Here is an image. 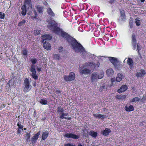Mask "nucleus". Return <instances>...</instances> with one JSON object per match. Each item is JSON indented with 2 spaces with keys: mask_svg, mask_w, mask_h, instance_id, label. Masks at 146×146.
<instances>
[{
  "mask_svg": "<svg viewBox=\"0 0 146 146\" xmlns=\"http://www.w3.org/2000/svg\"><path fill=\"white\" fill-rule=\"evenodd\" d=\"M47 27L56 34L66 38L68 41L72 45L73 49L75 52L83 55L86 53L84 49L80 43L74 38L70 37L62 29L56 26L57 23L54 20L49 19L47 21Z\"/></svg>",
  "mask_w": 146,
  "mask_h": 146,
  "instance_id": "1",
  "label": "nucleus"
},
{
  "mask_svg": "<svg viewBox=\"0 0 146 146\" xmlns=\"http://www.w3.org/2000/svg\"><path fill=\"white\" fill-rule=\"evenodd\" d=\"M97 64L96 65L93 62H89L85 63L82 67H80L79 71L81 74H88L91 73L92 71L87 68L94 70L96 67H98L99 66V62H97Z\"/></svg>",
  "mask_w": 146,
  "mask_h": 146,
  "instance_id": "2",
  "label": "nucleus"
},
{
  "mask_svg": "<svg viewBox=\"0 0 146 146\" xmlns=\"http://www.w3.org/2000/svg\"><path fill=\"white\" fill-rule=\"evenodd\" d=\"M31 0H25V4L23 5L21 7V14L25 16L26 14L27 11L26 8H27V11H29L28 14L30 15L32 10V5L31 3Z\"/></svg>",
  "mask_w": 146,
  "mask_h": 146,
  "instance_id": "3",
  "label": "nucleus"
},
{
  "mask_svg": "<svg viewBox=\"0 0 146 146\" xmlns=\"http://www.w3.org/2000/svg\"><path fill=\"white\" fill-rule=\"evenodd\" d=\"M103 76L104 72H94L91 75V82L92 83H94L97 82L98 79H101Z\"/></svg>",
  "mask_w": 146,
  "mask_h": 146,
  "instance_id": "4",
  "label": "nucleus"
},
{
  "mask_svg": "<svg viewBox=\"0 0 146 146\" xmlns=\"http://www.w3.org/2000/svg\"><path fill=\"white\" fill-rule=\"evenodd\" d=\"M64 79L66 81H71L74 80L75 78V74L73 72H70L68 76L64 75Z\"/></svg>",
  "mask_w": 146,
  "mask_h": 146,
  "instance_id": "5",
  "label": "nucleus"
},
{
  "mask_svg": "<svg viewBox=\"0 0 146 146\" xmlns=\"http://www.w3.org/2000/svg\"><path fill=\"white\" fill-rule=\"evenodd\" d=\"M35 65H32L31 67L30 70L32 72L31 76L32 77L35 79H37L38 76L36 74V72L35 69Z\"/></svg>",
  "mask_w": 146,
  "mask_h": 146,
  "instance_id": "6",
  "label": "nucleus"
},
{
  "mask_svg": "<svg viewBox=\"0 0 146 146\" xmlns=\"http://www.w3.org/2000/svg\"><path fill=\"white\" fill-rule=\"evenodd\" d=\"M24 82L25 87L24 88V90L26 92H28L31 88V86L29 85V80L27 78H26Z\"/></svg>",
  "mask_w": 146,
  "mask_h": 146,
  "instance_id": "7",
  "label": "nucleus"
},
{
  "mask_svg": "<svg viewBox=\"0 0 146 146\" xmlns=\"http://www.w3.org/2000/svg\"><path fill=\"white\" fill-rule=\"evenodd\" d=\"M65 136L67 138H72L74 139H78L79 137L73 133H67L65 134Z\"/></svg>",
  "mask_w": 146,
  "mask_h": 146,
  "instance_id": "8",
  "label": "nucleus"
},
{
  "mask_svg": "<svg viewBox=\"0 0 146 146\" xmlns=\"http://www.w3.org/2000/svg\"><path fill=\"white\" fill-rule=\"evenodd\" d=\"M114 71L111 68H109L107 70L106 72L107 75L109 77L112 76L114 74Z\"/></svg>",
  "mask_w": 146,
  "mask_h": 146,
  "instance_id": "9",
  "label": "nucleus"
},
{
  "mask_svg": "<svg viewBox=\"0 0 146 146\" xmlns=\"http://www.w3.org/2000/svg\"><path fill=\"white\" fill-rule=\"evenodd\" d=\"M44 48L47 50H50L51 49L50 44L48 42H45L43 44Z\"/></svg>",
  "mask_w": 146,
  "mask_h": 146,
  "instance_id": "10",
  "label": "nucleus"
},
{
  "mask_svg": "<svg viewBox=\"0 0 146 146\" xmlns=\"http://www.w3.org/2000/svg\"><path fill=\"white\" fill-rule=\"evenodd\" d=\"M146 74V72L144 70H141L139 72H137L136 74L137 77H141L145 76Z\"/></svg>",
  "mask_w": 146,
  "mask_h": 146,
  "instance_id": "11",
  "label": "nucleus"
},
{
  "mask_svg": "<svg viewBox=\"0 0 146 146\" xmlns=\"http://www.w3.org/2000/svg\"><path fill=\"white\" fill-rule=\"evenodd\" d=\"M42 41L43 42L44 41V40H50L52 38L51 36L47 34H44L42 36Z\"/></svg>",
  "mask_w": 146,
  "mask_h": 146,
  "instance_id": "12",
  "label": "nucleus"
},
{
  "mask_svg": "<svg viewBox=\"0 0 146 146\" xmlns=\"http://www.w3.org/2000/svg\"><path fill=\"white\" fill-rule=\"evenodd\" d=\"M111 132V130L108 128H106L104 130L102 131V134L103 135L106 136L108 135L109 133Z\"/></svg>",
  "mask_w": 146,
  "mask_h": 146,
  "instance_id": "13",
  "label": "nucleus"
},
{
  "mask_svg": "<svg viewBox=\"0 0 146 146\" xmlns=\"http://www.w3.org/2000/svg\"><path fill=\"white\" fill-rule=\"evenodd\" d=\"M127 88V86L126 85H123L121 86L120 89L118 90V92L119 93H121L125 91Z\"/></svg>",
  "mask_w": 146,
  "mask_h": 146,
  "instance_id": "14",
  "label": "nucleus"
},
{
  "mask_svg": "<svg viewBox=\"0 0 146 146\" xmlns=\"http://www.w3.org/2000/svg\"><path fill=\"white\" fill-rule=\"evenodd\" d=\"M40 131H39L36 134L33 136L32 139V143H33V142H35V141L38 139V136L40 135Z\"/></svg>",
  "mask_w": 146,
  "mask_h": 146,
  "instance_id": "15",
  "label": "nucleus"
},
{
  "mask_svg": "<svg viewBox=\"0 0 146 146\" xmlns=\"http://www.w3.org/2000/svg\"><path fill=\"white\" fill-rule=\"evenodd\" d=\"M37 11L39 13H42L43 12L44 7L40 5H38L36 7Z\"/></svg>",
  "mask_w": 146,
  "mask_h": 146,
  "instance_id": "16",
  "label": "nucleus"
},
{
  "mask_svg": "<svg viewBox=\"0 0 146 146\" xmlns=\"http://www.w3.org/2000/svg\"><path fill=\"white\" fill-rule=\"evenodd\" d=\"M122 66V65L118 61L114 65V67L116 70L120 69Z\"/></svg>",
  "mask_w": 146,
  "mask_h": 146,
  "instance_id": "17",
  "label": "nucleus"
},
{
  "mask_svg": "<svg viewBox=\"0 0 146 146\" xmlns=\"http://www.w3.org/2000/svg\"><path fill=\"white\" fill-rule=\"evenodd\" d=\"M123 78V75L120 73L118 74L116 78V81L118 82H120L121 80Z\"/></svg>",
  "mask_w": 146,
  "mask_h": 146,
  "instance_id": "18",
  "label": "nucleus"
},
{
  "mask_svg": "<svg viewBox=\"0 0 146 146\" xmlns=\"http://www.w3.org/2000/svg\"><path fill=\"white\" fill-rule=\"evenodd\" d=\"M127 63L129 65L130 68L132 69L133 64V60L130 58H128L127 60Z\"/></svg>",
  "mask_w": 146,
  "mask_h": 146,
  "instance_id": "19",
  "label": "nucleus"
},
{
  "mask_svg": "<svg viewBox=\"0 0 146 146\" xmlns=\"http://www.w3.org/2000/svg\"><path fill=\"white\" fill-rule=\"evenodd\" d=\"M49 133L48 131H45L42 133V138L43 140H45L48 137Z\"/></svg>",
  "mask_w": 146,
  "mask_h": 146,
  "instance_id": "20",
  "label": "nucleus"
},
{
  "mask_svg": "<svg viewBox=\"0 0 146 146\" xmlns=\"http://www.w3.org/2000/svg\"><path fill=\"white\" fill-rule=\"evenodd\" d=\"M135 37V35L134 34H133L132 36V42L134 46V49L135 48L136 44V40Z\"/></svg>",
  "mask_w": 146,
  "mask_h": 146,
  "instance_id": "21",
  "label": "nucleus"
},
{
  "mask_svg": "<svg viewBox=\"0 0 146 146\" xmlns=\"http://www.w3.org/2000/svg\"><path fill=\"white\" fill-rule=\"evenodd\" d=\"M47 12L51 17H54V14L50 7H48L47 9Z\"/></svg>",
  "mask_w": 146,
  "mask_h": 146,
  "instance_id": "22",
  "label": "nucleus"
},
{
  "mask_svg": "<svg viewBox=\"0 0 146 146\" xmlns=\"http://www.w3.org/2000/svg\"><path fill=\"white\" fill-rule=\"evenodd\" d=\"M125 109L127 111H130L133 110L134 108L132 105H131L129 106H125Z\"/></svg>",
  "mask_w": 146,
  "mask_h": 146,
  "instance_id": "23",
  "label": "nucleus"
},
{
  "mask_svg": "<svg viewBox=\"0 0 146 146\" xmlns=\"http://www.w3.org/2000/svg\"><path fill=\"white\" fill-rule=\"evenodd\" d=\"M94 116L98 118L102 119L105 117V116L104 115H101L98 113L94 114L93 115Z\"/></svg>",
  "mask_w": 146,
  "mask_h": 146,
  "instance_id": "24",
  "label": "nucleus"
},
{
  "mask_svg": "<svg viewBox=\"0 0 146 146\" xmlns=\"http://www.w3.org/2000/svg\"><path fill=\"white\" fill-rule=\"evenodd\" d=\"M89 134L94 138H96L98 135L97 132L92 131H90L89 132Z\"/></svg>",
  "mask_w": 146,
  "mask_h": 146,
  "instance_id": "25",
  "label": "nucleus"
},
{
  "mask_svg": "<svg viewBox=\"0 0 146 146\" xmlns=\"http://www.w3.org/2000/svg\"><path fill=\"white\" fill-rule=\"evenodd\" d=\"M110 62L113 64V65L117 62L118 61L115 58L111 57L110 59Z\"/></svg>",
  "mask_w": 146,
  "mask_h": 146,
  "instance_id": "26",
  "label": "nucleus"
},
{
  "mask_svg": "<svg viewBox=\"0 0 146 146\" xmlns=\"http://www.w3.org/2000/svg\"><path fill=\"white\" fill-rule=\"evenodd\" d=\"M17 125H18V134H19L20 133V132L21 131L23 130V127L22 125H21L19 123L17 124Z\"/></svg>",
  "mask_w": 146,
  "mask_h": 146,
  "instance_id": "27",
  "label": "nucleus"
},
{
  "mask_svg": "<svg viewBox=\"0 0 146 146\" xmlns=\"http://www.w3.org/2000/svg\"><path fill=\"white\" fill-rule=\"evenodd\" d=\"M140 98L138 97H135L131 98L130 100V102H135L139 100Z\"/></svg>",
  "mask_w": 146,
  "mask_h": 146,
  "instance_id": "28",
  "label": "nucleus"
},
{
  "mask_svg": "<svg viewBox=\"0 0 146 146\" xmlns=\"http://www.w3.org/2000/svg\"><path fill=\"white\" fill-rule=\"evenodd\" d=\"M54 58L56 60H58L60 59V55L58 54H55L54 55Z\"/></svg>",
  "mask_w": 146,
  "mask_h": 146,
  "instance_id": "29",
  "label": "nucleus"
},
{
  "mask_svg": "<svg viewBox=\"0 0 146 146\" xmlns=\"http://www.w3.org/2000/svg\"><path fill=\"white\" fill-rule=\"evenodd\" d=\"M61 115L60 116V118H66V117L67 116V114L66 113H64L63 112L62 113Z\"/></svg>",
  "mask_w": 146,
  "mask_h": 146,
  "instance_id": "30",
  "label": "nucleus"
},
{
  "mask_svg": "<svg viewBox=\"0 0 146 146\" xmlns=\"http://www.w3.org/2000/svg\"><path fill=\"white\" fill-rule=\"evenodd\" d=\"M30 133H27L25 134V139L28 141L30 139Z\"/></svg>",
  "mask_w": 146,
  "mask_h": 146,
  "instance_id": "31",
  "label": "nucleus"
},
{
  "mask_svg": "<svg viewBox=\"0 0 146 146\" xmlns=\"http://www.w3.org/2000/svg\"><path fill=\"white\" fill-rule=\"evenodd\" d=\"M40 102L43 105H46L47 104V100H44L41 99L40 101Z\"/></svg>",
  "mask_w": 146,
  "mask_h": 146,
  "instance_id": "32",
  "label": "nucleus"
},
{
  "mask_svg": "<svg viewBox=\"0 0 146 146\" xmlns=\"http://www.w3.org/2000/svg\"><path fill=\"white\" fill-rule=\"evenodd\" d=\"M124 12L123 11H121V17L123 20H124L125 19V15Z\"/></svg>",
  "mask_w": 146,
  "mask_h": 146,
  "instance_id": "33",
  "label": "nucleus"
},
{
  "mask_svg": "<svg viewBox=\"0 0 146 146\" xmlns=\"http://www.w3.org/2000/svg\"><path fill=\"white\" fill-rule=\"evenodd\" d=\"M40 31L39 30H35L34 31V34L35 35H37L40 34Z\"/></svg>",
  "mask_w": 146,
  "mask_h": 146,
  "instance_id": "34",
  "label": "nucleus"
},
{
  "mask_svg": "<svg viewBox=\"0 0 146 146\" xmlns=\"http://www.w3.org/2000/svg\"><path fill=\"white\" fill-rule=\"evenodd\" d=\"M26 21L25 20H23L21 21L19 23L18 25L19 26H21L23 25L25 23Z\"/></svg>",
  "mask_w": 146,
  "mask_h": 146,
  "instance_id": "35",
  "label": "nucleus"
},
{
  "mask_svg": "<svg viewBox=\"0 0 146 146\" xmlns=\"http://www.w3.org/2000/svg\"><path fill=\"white\" fill-rule=\"evenodd\" d=\"M135 23L137 26H139L141 23L140 21L137 19H135Z\"/></svg>",
  "mask_w": 146,
  "mask_h": 146,
  "instance_id": "36",
  "label": "nucleus"
},
{
  "mask_svg": "<svg viewBox=\"0 0 146 146\" xmlns=\"http://www.w3.org/2000/svg\"><path fill=\"white\" fill-rule=\"evenodd\" d=\"M27 51L26 49H24L23 50V54L24 55L26 56L27 54Z\"/></svg>",
  "mask_w": 146,
  "mask_h": 146,
  "instance_id": "37",
  "label": "nucleus"
},
{
  "mask_svg": "<svg viewBox=\"0 0 146 146\" xmlns=\"http://www.w3.org/2000/svg\"><path fill=\"white\" fill-rule=\"evenodd\" d=\"M125 97H124L122 95H117V98L118 99H123L125 98Z\"/></svg>",
  "mask_w": 146,
  "mask_h": 146,
  "instance_id": "38",
  "label": "nucleus"
},
{
  "mask_svg": "<svg viewBox=\"0 0 146 146\" xmlns=\"http://www.w3.org/2000/svg\"><path fill=\"white\" fill-rule=\"evenodd\" d=\"M5 15L4 13L2 12H0V18L3 19L4 18Z\"/></svg>",
  "mask_w": 146,
  "mask_h": 146,
  "instance_id": "39",
  "label": "nucleus"
},
{
  "mask_svg": "<svg viewBox=\"0 0 146 146\" xmlns=\"http://www.w3.org/2000/svg\"><path fill=\"white\" fill-rule=\"evenodd\" d=\"M64 111L63 109L60 107H58V111L59 112H63Z\"/></svg>",
  "mask_w": 146,
  "mask_h": 146,
  "instance_id": "40",
  "label": "nucleus"
},
{
  "mask_svg": "<svg viewBox=\"0 0 146 146\" xmlns=\"http://www.w3.org/2000/svg\"><path fill=\"white\" fill-rule=\"evenodd\" d=\"M31 61L33 64H35L37 60L35 58H33L31 59Z\"/></svg>",
  "mask_w": 146,
  "mask_h": 146,
  "instance_id": "41",
  "label": "nucleus"
},
{
  "mask_svg": "<svg viewBox=\"0 0 146 146\" xmlns=\"http://www.w3.org/2000/svg\"><path fill=\"white\" fill-rule=\"evenodd\" d=\"M105 88L104 86H102L100 88L99 90L100 92H102L103 91V90H105Z\"/></svg>",
  "mask_w": 146,
  "mask_h": 146,
  "instance_id": "42",
  "label": "nucleus"
},
{
  "mask_svg": "<svg viewBox=\"0 0 146 146\" xmlns=\"http://www.w3.org/2000/svg\"><path fill=\"white\" fill-rule=\"evenodd\" d=\"M145 98L143 97L141 100V102H142V103H144V102H145Z\"/></svg>",
  "mask_w": 146,
  "mask_h": 146,
  "instance_id": "43",
  "label": "nucleus"
},
{
  "mask_svg": "<svg viewBox=\"0 0 146 146\" xmlns=\"http://www.w3.org/2000/svg\"><path fill=\"white\" fill-rule=\"evenodd\" d=\"M111 82L112 83V84L113 82H115V78H112L111 79Z\"/></svg>",
  "mask_w": 146,
  "mask_h": 146,
  "instance_id": "44",
  "label": "nucleus"
},
{
  "mask_svg": "<svg viewBox=\"0 0 146 146\" xmlns=\"http://www.w3.org/2000/svg\"><path fill=\"white\" fill-rule=\"evenodd\" d=\"M73 145L70 143H67L64 145V146H72Z\"/></svg>",
  "mask_w": 146,
  "mask_h": 146,
  "instance_id": "45",
  "label": "nucleus"
},
{
  "mask_svg": "<svg viewBox=\"0 0 146 146\" xmlns=\"http://www.w3.org/2000/svg\"><path fill=\"white\" fill-rule=\"evenodd\" d=\"M62 47L61 46L58 49V50H59L60 52L62 51Z\"/></svg>",
  "mask_w": 146,
  "mask_h": 146,
  "instance_id": "46",
  "label": "nucleus"
},
{
  "mask_svg": "<svg viewBox=\"0 0 146 146\" xmlns=\"http://www.w3.org/2000/svg\"><path fill=\"white\" fill-rule=\"evenodd\" d=\"M137 50H138V51H139L140 49L141 48L139 46V44H137Z\"/></svg>",
  "mask_w": 146,
  "mask_h": 146,
  "instance_id": "47",
  "label": "nucleus"
},
{
  "mask_svg": "<svg viewBox=\"0 0 146 146\" xmlns=\"http://www.w3.org/2000/svg\"><path fill=\"white\" fill-rule=\"evenodd\" d=\"M34 14L35 15V16L34 17V18H35L36 17V16H37V14L36 12V11H34Z\"/></svg>",
  "mask_w": 146,
  "mask_h": 146,
  "instance_id": "48",
  "label": "nucleus"
},
{
  "mask_svg": "<svg viewBox=\"0 0 146 146\" xmlns=\"http://www.w3.org/2000/svg\"><path fill=\"white\" fill-rule=\"evenodd\" d=\"M56 93L57 94H59L60 93V92L59 90H56Z\"/></svg>",
  "mask_w": 146,
  "mask_h": 146,
  "instance_id": "49",
  "label": "nucleus"
},
{
  "mask_svg": "<svg viewBox=\"0 0 146 146\" xmlns=\"http://www.w3.org/2000/svg\"><path fill=\"white\" fill-rule=\"evenodd\" d=\"M41 70V68L40 67H38L37 68V71H38L39 72Z\"/></svg>",
  "mask_w": 146,
  "mask_h": 146,
  "instance_id": "50",
  "label": "nucleus"
},
{
  "mask_svg": "<svg viewBox=\"0 0 146 146\" xmlns=\"http://www.w3.org/2000/svg\"><path fill=\"white\" fill-rule=\"evenodd\" d=\"M43 4L44 5H46V6H47V5H48V3H47L46 2V1H45V2H43Z\"/></svg>",
  "mask_w": 146,
  "mask_h": 146,
  "instance_id": "51",
  "label": "nucleus"
},
{
  "mask_svg": "<svg viewBox=\"0 0 146 146\" xmlns=\"http://www.w3.org/2000/svg\"><path fill=\"white\" fill-rule=\"evenodd\" d=\"M145 0H141V2H144L145 1Z\"/></svg>",
  "mask_w": 146,
  "mask_h": 146,
  "instance_id": "52",
  "label": "nucleus"
},
{
  "mask_svg": "<svg viewBox=\"0 0 146 146\" xmlns=\"http://www.w3.org/2000/svg\"><path fill=\"white\" fill-rule=\"evenodd\" d=\"M78 146H82L81 145H78Z\"/></svg>",
  "mask_w": 146,
  "mask_h": 146,
  "instance_id": "53",
  "label": "nucleus"
},
{
  "mask_svg": "<svg viewBox=\"0 0 146 146\" xmlns=\"http://www.w3.org/2000/svg\"><path fill=\"white\" fill-rule=\"evenodd\" d=\"M71 119V118L70 117H69V118L68 119Z\"/></svg>",
  "mask_w": 146,
  "mask_h": 146,
  "instance_id": "54",
  "label": "nucleus"
},
{
  "mask_svg": "<svg viewBox=\"0 0 146 146\" xmlns=\"http://www.w3.org/2000/svg\"><path fill=\"white\" fill-rule=\"evenodd\" d=\"M72 146H75L74 145H73Z\"/></svg>",
  "mask_w": 146,
  "mask_h": 146,
  "instance_id": "55",
  "label": "nucleus"
},
{
  "mask_svg": "<svg viewBox=\"0 0 146 146\" xmlns=\"http://www.w3.org/2000/svg\"><path fill=\"white\" fill-rule=\"evenodd\" d=\"M125 60H124V61H125V60Z\"/></svg>",
  "mask_w": 146,
  "mask_h": 146,
  "instance_id": "56",
  "label": "nucleus"
},
{
  "mask_svg": "<svg viewBox=\"0 0 146 146\" xmlns=\"http://www.w3.org/2000/svg\"><path fill=\"white\" fill-rule=\"evenodd\" d=\"M112 85H113V84H112V85H111V86H112Z\"/></svg>",
  "mask_w": 146,
  "mask_h": 146,
  "instance_id": "57",
  "label": "nucleus"
},
{
  "mask_svg": "<svg viewBox=\"0 0 146 146\" xmlns=\"http://www.w3.org/2000/svg\"><path fill=\"white\" fill-rule=\"evenodd\" d=\"M130 27H131V25H130Z\"/></svg>",
  "mask_w": 146,
  "mask_h": 146,
  "instance_id": "58",
  "label": "nucleus"
}]
</instances>
